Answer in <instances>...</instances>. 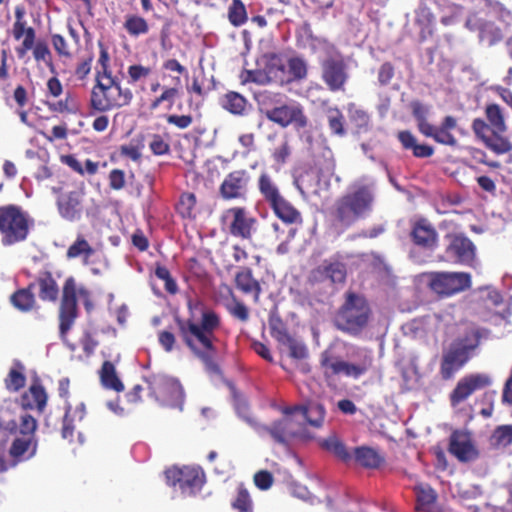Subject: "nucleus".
<instances>
[{
  "mask_svg": "<svg viewBox=\"0 0 512 512\" xmlns=\"http://www.w3.org/2000/svg\"><path fill=\"white\" fill-rule=\"evenodd\" d=\"M478 344L475 334L471 337L454 342L444 353L440 373L443 379H451L454 374L468 361L469 353Z\"/></svg>",
  "mask_w": 512,
  "mask_h": 512,
  "instance_id": "obj_8",
  "label": "nucleus"
},
{
  "mask_svg": "<svg viewBox=\"0 0 512 512\" xmlns=\"http://www.w3.org/2000/svg\"><path fill=\"white\" fill-rule=\"evenodd\" d=\"M410 236L415 245L425 250L434 251L438 247V233L427 219L413 222Z\"/></svg>",
  "mask_w": 512,
  "mask_h": 512,
  "instance_id": "obj_20",
  "label": "nucleus"
},
{
  "mask_svg": "<svg viewBox=\"0 0 512 512\" xmlns=\"http://www.w3.org/2000/svg\"><path fill=\"white\" fill-rule=\"evenodd\" d=\"M33 50V57L37 62H43L45 63L51 72H55L54 65L52 62V53L44 41H37L34 42V45L32 47Z\"/></svg>",
  "mask_w": 512,
  "mask_h": 512,
  "instance_id": "obj_50",
  "label": "nucleus"
},
{
  "mask_svg": "<svg viewBox=\"0 0 512 512\" xmlns=\"http://www.w3.org/2000/svg\"><path fill=\"white\" fill-rule=\"evenodd\" d=\"M291 145L287 136H284L279 144L273 149L272 157L278 165H283L287 162L291 155Z\"/></svg>",
  "mask_w": 512,
  "mask_h": 512,
  "instance_id": "obj_54",
  "label": "nucleus"
},
{
  "mask_svg": "<svg viewBox=\"0 0 512 512\" xmlns=\"http://www.w3.org/2000/svg\"><path fill=\"white\" fill-rule=\"evenodd\" d=\"M346 278L345 265L339 261L325 260L311 271L310 280L322 282L330 280L332 283H343Z\"/></svg>",
  "mask_w": 512,
  "mask_h": 512,
  "instance_id": "obj_22",
  "label": "nucleus"
},
{
  "mask_svg": "<svg viewBox=\"0 0 512 512\" xmlns=\"http://www.w3.org/2000/svg\"><path fill=\"white\" fill-rule=\"evenodd\" d=\"M449 452L461 462L472 461L478 456L469 434L460 431L451 434Z\"/></svg>",
  "mask_w": 512,
  "mask_h": 512,
  "instance_id": "obj_21",
  "label": "nucleus"
},
{
  "mask_svg": "<svg viewBox=\"0 0 512 512\" xmlns=\"http://www.w3.org/2000/svg\"><path fill=\"white\" fill-rule=\"evenodd\" d=\"M13 36L16 40L23 38L21 46L16 48L19 58H23L32 49L36 37L32 27H26V22L15 21L13 24Z\"/></svg>",
  "mask_w": 512,
  "mask_h": 512,
  "instance_id": "obj_26",
  "label": "nucleus"
},
{
  "mask_svg": "<svg viewBox=\"0 0 512 512\" xmlns=\"http://www.w3.org/2000/svg\"><path fill=\"white\" fill-rule=\"evenodd\" d=\"M124 28L132 36L146 34L149 30L147 21L144 18L137 15L126 16Z\"/></svg>",
  "mask_w": 512,
  "mask_h": 512,
  "instance_id": "obj_49",
  "label": "nucleus"
},
{
  "mask_svg": "<svg viewBox=\"0 0 512 512\" xmlns=\"http://www.w3.org/2000/svg\"><path fill=\"white\" fill-rule=\"evenodd\" d=\"M327 120L329 128L336 135H344V116L338 108H329L327 110Z\"/></svg>",
  "mask_w": 512,
  "mask_h": 512,
  "instance_id": "obj_52",
  "label": "nucleus"
},
{
  "mask_svg": "<svg viewBox=\"0 0 512 512\" xmlns=\"http://www.w3.org/2000/svg\"><path fill=\"white\" fill-rule=\"evenodd\" d=\"M195 205V195L192 193H184L179 199L177 210L183 218H192L194 217Z\"/></svg>",
  "mask_w": 512,
  "mask_h": 512,
  "instance_id": "obj_53",
  "label": "nucleus"
},
{
  "mask_svg": "<svg viewBox=\"0 0 512 512\" xmlns=\"http://www.w3.org/2000/svg\"><path fill=\"white\" fill-rule=\"evenodd\" d=\"M77 296L80 299L90 297V292L84 287H77L75 279L69 277L65 280L62 297L59 305V334L60 338L65 341L67 333L74 325L76 318L78 317V306Z\"/></svg>",
  "mask_w": 512,
  "mask_h": 512,
  "instance_id": "obj_5",
  "label": "nucleus"
},
{
  "mask_svg": "<svg viewBox=\"0 0 512 512\" xmlns=\"http://www.w3.org/2000/svg\"><path fill=\"white\" fill-rule=\"evenodd\" d=\"M258 188L268 205L282 197L280 190L272 177L267 173H262L258 179Z\"/></svg>",
  "mask_w": 512,
  "mask_h": 512,
  "instance_id": "obj_34",
  "label": "nucleus"
},
{
  "mask_svg": "<svg viewBox=\"0 0 512 512\" xmlns=\"http://www.w3.org/2000/svg\"><path fill=\"white\" fill-rule=\"evenodd\" d=\"M178 95V89L176 87H165L161 95L155 98L151 104L150 108L152 110L157 109L163 102H167L169 108H171L175 102V99Z\"/></svg>",
  "mask_w": 512,
  "mask_h": 512,
  "instance_id": "obj_56",
  "label": "nucleus"
},
{
  "mask_svg": "<svg viewBox=\"0 0 512 512\" xmlns=\"http://www.w3.org/2000/svg\"><path fill=\"white\" fill-rule=\"evenodd\" d=\"M36 438H24L16 436L9 448V455L13 459V466L17 463L32 458L37 451Z\"/></svg>",
  "mask_w": 512,
  "mask_h": 512,
  "instance_id": "obj_23",
  "label": "nucleus"
},
{
  "mask_svg": "<svg viewBox=\"0 0 512 512\" xmlns=\"http://www.w3.org/2000/svg\"><path fill=\"white\" fill-rule=\"evenodd\" d=\"M321 365L325 369V373L334 375L343 374L345 376L358 378L369 369L371 359L365 357L360 363L354 364L334 357L325 351L321 355Z\"/></svg>",
  "mask_w": 512,
  "mask_h": 512,
  "instance_id": "obj_15",
  "label": "nucleus"
},
{
  "mask_svg": "<svg viewBox=\"0 0 512 512\" xmlns=\"http://www.w3.org/2000/svg\"><path fill=\"white\" fill-rule=\"evenodd\" d=\"M94 249L91 245L84 239L83 236H78L77 239L67 250L68 258H77L82 257V261L84 265H88L89 258L94 254Z\"/></svg>",
  "mask_w": 512,
  "mask_h": 512,
  "instance_id": "obj_36",
  "label": "nucleus"
},
{
  "mask_svg": "<svg viewBox=\"0 0 512 512\" xmlns=\"http://www.w3.org/2000/svg\"><path fill=\"white\" fill-rule=\"evenodd\" d=\"M57 204L59 213L63 218L73 221L80 217L81 200L78 193L71 192L61 196Z\"/></svg>",
  "mask_w": 512,
  "mask_h": 512,
  "instance_id": "obj_27",
  "label": "nucleus"
},
{
  "mask_svg": "<svg viewBox=\"0 0 512 512\" xmlns=\"http://www.w3.org/2000/svg\"><path fill=\"white\" fill-rule=\"evenodd\" d=\"M165 477L169 485L175 486L178 484L184 493L187 490L192 493L193 490L199 489L204 483V473L197 467L170 468L166 470Z\"/></svg>",
  "mask_w": 512,
  "mask_h": 512,
  "instance_id": "obj_16",
  "label": "nucleus"
},
{
  "mask_svg": "<svg viewBox=\"0 0 512 512\" xmlns=\"http://www.w3.org/2000/svg\"><path fill=\"white\" fill-rule=\"evenodd\" d=\"M233 507L240 512H251L252 501L250 495L242 485L238 488V495L236 500L233 502Z\"/></svg>",
  "mask_w": 512,
  "mask_h": 512,
  "instance_id": "obj_57",
  "label": "nucleus"
},
{
  "mask_svg": "<svg viewBox=\"0 0 512 512\" xmlns=\"http://www.w3.org/2000/svg\"><path fill=\"white\" fill-rule=\"evenodd\" d=\"M224 217L229 220L231 235L242 239L251 238L256 219L250 216L245 208H230L225 212Z\"/></svg>",
  "mask_w": 512,
  "mask_h": 512,
  "instance_id": "obj_18",
  "label": "nucleus"
},
{
  "mask_svg": "<svg viewBox=\"0 0 512 512\" xmlns=\"http://www.w3.org/2000/svg\"><path fill=\"white\" fill-rule=\"evenodd\" d=\"M101 384L107 388L116 392H122L124 390V384L119 379L116 368L110 361H105L100 370Z\"/></svg>",
  "mask_w": 512,
  "mask_h": 512,
  "instance_id": "obj_33",
  "label": "nucleus"
},
{
  "mask_svg": "<svg viewBox=\"0 0 512 512\" xmlns=\"http://www.w3.org/2000/svg\"><path fill=\"white\" fill-rule=\"evenodd\" d=\"M491 380L485 374H470L459 380L455 389L450 394L452 406H457L465 401L472 393L490 385Z\"/></svg>",
  "mask_w": 512,
  "mask_h": 512,
  "instance_id": "obj_19",
  "label": "nucleus"
},
{
  "mask_svg": "<svg viewBox=\"0 0 512 512\" xmlns=\"http://www.w3.org/2000/svg\"><path fill=\"white\" fill-rule=\"evenodd\" d=\"M398 139L405 149H410L413 155L418 158H428L433 155L434 149L426 144H418L415 136L409 131H401Z\"/></svg>",
  "mask_w": 512,
  "mask_h": 512,
  "instance_id": "obj_31",
  "label": "nucleus"
},
{
  "mask_svg": "<svg viewBox=\"0 0 512 512\" xmlns=\"http://www.w3.org/2000/svg\"><path fill=\"white\" fill-rule=\"evenodd\" d=\"M290 74L297 79H302L307 74V67L304 60L300 58H291L288 62Z\"/></svg>",
  "mask_w": 512,
  "mask_h": 512,
  "instance_id": "obj_61",
  "label": "nucleus"
},
{
  "mask_svg": "<svg viewBox=\"0 0 512 512\" xmlns=\"http://www.w3.org/2000/svg\"><path fill=\"white\" fill-rule=\"evenodd\" d=\"M320 65L321 77L328 89L332 92L344 90L349 74L342 54L338 50L332 51L323 57Z\"/></svg>",
  "mask_w": 512,
  "mask_h": 512,
  "instance_id": "obj_9",
  "label": "nucleus"
},
{
  "mask_svg": "<svg viewBox=\"0 0 512 512\" xmlns=\"http://www.w3.org/2000/svg\"><path fill=\"white\" fill-rule=\"evenodd\" d=\"M463 9L461 6L456 4H447L441 8V19L440 22L445 25H453L460 20Z\"/></svg>",
  "mask_w": 512,
  "mask_h": 512,
  "instance_id": "obj_51",
  "label": "nucleus"
},
{
  "mask_svg": "<svg viewBox=\"0 0 512 512\" xmlns=\"http://www.w3.org/2000/svg\"><path fill=\"white\" fill-rule=\"evenodd\" d=\"M269 206L275 215L287 224L302 222L301 213L283 196Z\"/></svg>",
  "mask_w": 512,
  "mask_h": 512,
  "instance_id": "obj_28",
  "label": "nucleus"
},
{
  "mask_svg": "<svg viewBox=\"0 0 512 512\" xmlns=\"http://www.w3.org/2000/svg\"><path fill=\"white\" fill-rule=\"evenodd\" d=\"M46 403L47 394L39 383H33L21 397V405L25 409H37L42 412Z\"/></svg>",
  "mask_w": 512,
  "mask_h": 512,
  "instance_id": "obj_25",
  "label": "nucleus"
},
{
  "mask_svg": "<svg viewBox=\"0 0 512 512\" xmlns=\"http://www.w3.org/2000/svg\"><path fill=\"white\" fill-rule=\"evenodd\" d=\"M321 447L342 461L346 462L351 459V455L347 451L345 445L334 435L324 439L321 442Z\"/></svg>",
  "mask_w": 512,
  "mask_h": 512,
  "instance_id": "obj_44",
  "label": "nucleus"
},
{
  "mask_svg": "<svg viewBox=\"0 0 512 512\" xmlns=\"http://www.w3.org/2000/svg\"><path fill=\"white\" fill-rule=\"evenodd\" d=\"M445 249L446 260L452 263L471 265L475 259V246L462 234H449Z\"/></svg>",
  "mask_w": 512,
  "mask_h": 512,
  "instance_id": "obj_13",
  "label": "nucleus"
},
{
  "mask_svg": "<svg viewBox=\"0 0 512 512\" xmlns=\"http://www.w3.org/2000/svg\"><path fill=\"white\" fill-rule=\"evenodd\" d=\"M417 509L425 512H434L433 504L436 500L435 491L428 485H419L415 489Z\"/></svg>",
  "mask_w": 512,
  "mask_h": 512,
  "instance_id": "obj_38",
  "label": "nucleus"
},
{
  "mask_svg": "<svg viewBox=\"0 0 512 512\" xmlns=\"http://www.w3.org/2000/svg\"><path fill=\"white\" fill-rule=\"evenodd\" d=\"M149 147L155 155H164L169 152V144L160 135L152 136Z\"/></svg>",
  "mask_w": 512,
  "mask_h": 512,
  "instance_id": "obj_62",
  "label": "nucleus"
},
{
  "mask_svg": "<svg viewBox=\"0 0 512 512\" xmlns=\"http://www.w3.org/2000/svg\"><path fill=\"white\" fill-rule=\"evenodd\" d=\"M423 135L426 137H431L436 142L443 145L452 147L457 145V139L454 137V135L441 125L439 127L431 125L430 131L423 133Z\"/></svg>",
  "mask_w": 512,
  "mask_h": 512,
  "instance_id": "obj_48",
  "label": "nucleus"
},
{
  "mask_svg": "<svg viewBox=\"0 0 512 512\" xmlns=\"http://www.w3.org/2000/svg\"><path fill=\"white\" fill-rule=\"evenodd\" d=\"M227 310L233 317L243 322H246L249 319L248 308L235 297H233L232 301L227 304Z\"/></svg>",
  "mask_w": 512,
  "mask_h": 512,
  "instance_id": "obj_59",
  "label": "nucleus"
},
{
  "mask_svg": "<svg viewBox=\"0 0 512 512\" xmlns=\"http://www.w3.org/2000/svg\"><path fill=\"white\" fill-rule=\"evenodd\" d=\"M277 339L287 345L291 357L295 359H304L307 357L308 351L302 342L292 339L289 335L282 332H278Z\"/></svg>",
  "mask_w": 512,
  "mask_h": 512,
  "instance_id": "obj_41",
  "label": "nucleus"
},
{
  "mask_svg": "<svg viewBox=\"0 0 512 512\" xmlns=\"http://www.w3.org/2000/svg\"><path fill=\"white\" fill-rule=\"evenodd\" d=\"M151 71L152 70L150 67H145L140 64L130 65L127 70L128 77H129L128 82L130 84H135V83L147 78L151 74Z\"/></svg>",
  "mask_w": 512,
  "mask_h": 512,
  "instance_id": "obj_58",
  "label": "nucleus"
},
{
  "mask_svg": "<svg viewBox=\"0 0 512 512\" xmlns=\"http://www.w3.org/2000/svg\"><path fill=\"white\" fill-rule=\"evenodd\" d=\"M150 395L156 400L169 405H177L183 401V388L178 380L156 375L147 380Z\"/></svg>",
  "mask_w": 512,
  "mask_h": 512,
  "instance_id": "obj_11",
  "label": "nucleus"
},
{
  "mask_svg": "<svg viewBox=\"0 0 512 512\" xmlns=\"http://www.w3.org/2000/svg\"><path fill=\"white\" fill-rule=\"evenodd\" d=\"M25 382L24 366L20 362H15L5 379V386L9 391L17 392L24 387Z\"/></svg>",
  "mask_w": 512,
  "mask_h": 512,
  "instance_id": "obj_39",
  "label": "nucleus"
},
{
  "mask_svg": "<svg viewBox=\"0 0 512 512\" xmlns=\"http://www.w3.org/2000/svg\"><path fill=\"white\" fill-rule=\"evenodd\" d=\"M246 99L236 92H230L225 95L223 107L232 114L242 115L246 108Z\"/></svg>",
  "mask_w": 512,
  "mask_h": 512,
  "instance_id": "obj_47",
  "label": "nucleus"
},
{
  "mask_svg": "<svg viewBox=\"0 0 512 512\" xmlns=\"http://www.w3.org/2000/svg\"><path fill=\"white\" fill-rule=\"evenodd\" d=\"M256 101L260 112L268 118L269 111H273V109H276V107L282 103L283 96L279 93L263 91L256 95Z\"/></svg>",
  "mask_w": 512,
  "mask_h": 512,
  "instance_id": "obj_37",
  "label": "nucleus"
},
{
  "mask_svg": "<svg viewBox=\"0 0 512 512\" xmlns=\"http://www.w3.org/2000/svg\"><path fill=\"white\" fill-rule=\"evenodd\" d=\"M190 317L186 320L177 318L179 334L192 351L204 364L210 374H219L215 362L218 354L216 330L220 326L219 316L200 302H188Z\"/></svg>",
  "mask_w": 512,
  "mask_h": 512,
  "instance_id": "obj_1",
  "label": "nucleus"
},
{
  "mask_svg": "<svg viewBox=\"0 0 512 512\" xmlns=\"http://www.w3.org/2000/svg\"><path fill=\"white\" fill-rule=\"evenodd\" d=\"M412 113L417 121L418 130L423 134L431 129V125L427 118L430 113V107L423 105L420 102H413L411 104Z\"/></svg>",
  "mask_w": 512,
  "mask_h": 512,
  "instance_id": "obj_45",
  "label": "nucleus"
},
{
  "mask_svg": "<svg viewBox=\"0 0 512 512\" xmlns=\"http://www.w3.org/2000/svg\"><path fill=\"white\" fill-rule=\"evenodd\" d=\"M167 122L179 129H186L192 124L193 118L190 115H168Z\"/></svg>",
  "mask_w": 512,
  "mask_h": 512,
  "instance_id": "obj_64",
  "label": "nucleus"
},
{
  "mask_svg": "<svg viewBox=\"0 0 512 512\" xmlns=\"http://www.w3.org/2000/svg\"><path fill=\"white\" fill-rule=\"evenodd\" d=\"M371 309L367 300L354 292H348L335 317L336 326L345 332L358 334L368 324Z\"/></svg>",
  "mask_w": 512,
  "mask_h": 512,
  "instance_id": "obj_4",
  "label": "nucleus"
},
{
  "mask_svg": "<svg viewBox=\"0 0 512 512\" xmlns=\"http://www.w3.org/2000/svg\"><path fill=\"white\" fill-rule=\"evenodd\" d=\"M231 25L240 27L248 21V13L245 4L241 0H232L227 12Z\"/></svg>",
  "mask_w": 512,
  "mask_h": 512,
  "instance_id": "obj_40",
  "label": "nucleus"
},
{
  "mask_svg": "<svg viewBox=\"0 0 512 512\" xmlns=\"http://www.w3.org/2000/svg\"><path fill=\"white\" fill-rule=\"evenodd\" d=\"M235 283L239 290L245 294H253L258 300L261 288L257 280L253 278L252 271L248 268L240 270L235 277Z\"/></svg>",
  "mask_w": 512,
  "mask_h": 512,
  "instance_id": "obj_32",
  "label": "nucleus"
},
{
  "mask_svg": "<svg viewBox=\"0 0 512 512\" xmlns=\"http://www.w3.org/2000/svg\"><path fill=\"white\" fill-rule=\"evenodd\" d=\"M304 33L306 35L305 46H308L312 52H323L324 56H327L331 54L332 51L337 50L334 45L328 43L326 40L314 37L309 27L304 28Z\"/></svg>",
  "mask_w": 512,
  "mask_h": 512,
  "instance_id": "obj_42",
  "label": "nucleus"
},
{
  "mask_svg": "<svg viewBox=\"0 0 512 512\" xmlns=\"http://www.w3.org/2000/svg\"><path fill=\"white\" fill-rule=\"evenodd\" d=\"M486 121L476 118L472 122V130L484 145L497 155L512 151V142L504 136L507 125L502 109L497 104H489L485 108Z\"/></svg>",
  "mask_w": 512,
  "mask_h": 512,
  "instance_id": "obj_3",
  "label": "nucleus"
},
{
  "mask_svg": "<svg viewBox=\"0 0 512 512\" xmlns=\"http://www.w3.org/2000/svg\"><path fill=\"white\" fill-rule=\"evenodd\" d=\"M35 284H30L27 288L20 289L12 294L11 303L15 308L20 311H30L36 304L35 296L32 293V287Z\"/></svg>",
  "mask_w": 512,
  "mask_h": 512,
  "instance_id": "obj_35",
  "label": "nucleus"
},
{
  "mask_svg": "<svg viewBox=\"0 0 512 512\" xmlns=\"http://www.w3.org/2000/svg\"><path fill=\"white\" fill-rule=\"evenodd\" d=\"M430 288L440 295H453L471 286V275L466 272H434L430 274Z\"/></svg>",
  "mask_w": 512,
  "mask_h": 512,
  "instance_id": "obj_10",
  "label": "nucleus"
},
{
  "mask_svg": "<svg viewBox=\"0 0 512 512\" xmlns=\"http://www.w3.org/2000/svg\"><path fill=\"white\" fill-rule=\"evenodd\" d=\"M285 417L279 421L274 422L271 426L263 427L271 437L278 443L286 445L295 437L302 433V425L298 421L299 414L294 410V407H287L283 410Z\"/></svg>",
  "mask_w": 512,
  "mask_h": 512,
  "instance_id": "obj_12",
  "label": "nucleus"
},
{
  "mask_svg": "<svg viewBox=\"0 0 512 512\" xmlns=\"http://www.w3.org/2000/svg\"><path fill=\"white\" fill-rule=\"evenodd\" d=\"M95 85L100 83L110 84L120 82L119 79L112 74L110 66L95 67Z\"/></svg>",
  "mask_w": 512,
  "mask_h": 512,
  "instance_id": "obj_60",
  "label": "nucleus"
},
{
  "mask_svg": "<svg viewBox=\"0 0 512 512\" xmlns=\"http://www.w3.org/2000/svg\"><path fill=\"white\" fill-rule=\"evenodd\" d=\"M51 44L57 53V55L61 58L71 59L72 52L69 44L66 39L60 34H52L51 35Z\"/></svg>",
  "mask_w": 512,
  "mask_h": 512,
  "instance_id": "obj_55",
  "label": "nucleus"
},
{
  "mask_svg": "<svg viewBox=\"0 0 512 512\" xmlns=\"http://www.w3.org/2000/svg\"><path fill=\"white\" fill-rule=\"evenodd\" d=\"M255 485L261 490H267L273 483V477L268 471H259L254 476Z\"/></svg>",
  "mask_w": 512,
  "mask_h": 512,
  "instance_id": "obj_63",
  "label": "nucleus"
},
{
  "mask_svg": "<svg viewBox=\"0 0 512 512\" xmlns=\"http://www.w3.org/2000/svg\"><path fill=\"white\" fill-rule=\"evenodd\" d=\"M31 221L26 213L16 206L0 208V233L4 245L24 241L29 233Z\"/></svg>",
  "mask_w": 512,
  "mask_h": 512,
  "instance_id": "obj_6",
  "label": "nucleus"
},
{
  "mask_svg": "<svg viewBox=\"0 0 512 512\" xmlns=\"http://www.w3.org/2000/svg\"><path fill=\"white\" fill-rule=\"evenodd\" d=\"M491 445L496 448H505L512 444V425L497 427L490 438Z\"/></svg>",
  "mask_w": 512,
  "mask_h": 512,
  "instance_id": "obj_46",
  "label": "nucleus"
},
{
  "mask_svg": "<svg viewBox=\"0 0 512 512\" xmlns=\"http://www.w3.org/2000/svg\"><path fill=\"white\" fill-rule=\"evenodd\" d=\"M375 196V180L369 177L356 180L334 203L336 221L343 227H350L356 221L368 217L373 211Z\"/></svg>",
  "mask_w": 512,
  "mask_h": 512,
  "instance_id": "obj_2",
  "label": "nucleus"
},
{
  "mask_svg": "<svg viewBox=\"0 0 512 512\" xmlns=\"http://www.w3.org/2000/svg\"><path fill=\"white\" fill-rule=\"evenodd\" d=\"M250 179V174L244 169L230 172L220 185V195L225 200L245 199Z\"/></svg>",
  "mask_w": 512,
  "mask_h": 512,
  "instance_id": "obj_17",
  "label": "nucleus"
},
{
  "mask_svg": "<svg viewBox=\"0 0 512 512\" xmlns=\"http://www.w3.org/2000/svg\"><path fill=\"white\" fill-rule=\"evenodd\" d=\"M133 93L129 88H123L120 82L94 85L91 91V107L97 112H107L121 108L131 103Z\"/></svg>",
  "mask_w": 512,
  "mask_h": 512,
  "instance_id": "obj_7",
  "label": "nucleus"
},
{
  "mask_svg": "<svg viewBox=\"0 0 512 512\" xmlns=\"http://www.w3.org/2000/svg\"><path fill=\"white\" fill-rule=\"evenodd\" d=\"M269 112L267 119L281 127H287L292 124L297 129H301L306 127L308 124L303 107L296 102L284 103L282 101L276 109Z\"/></svg>",
  "mask_w": 512,
  "mask_h": 512,
  "instance_id": "obj_14",
  "label": "nucleus"
},
{
  "mask_svg": "<svg viewBox=\"0 0 512 512\" xmlns=\"http://www.w3.org/2000/svg\"><path fill=\"white\" fill-rule=\"evenodd\" d=\"M294 410L312 427L320 428L324 423L326 411L320 403L309 402L305 406H294Z\"/></svg>",
  "mask_w": 512,
  "mask_h": 512,
  "instance_id": "obj_24",
  "label": "nucleus"
},
{
  "mask_svg": "<svg viewBox=\"0 0 512 512\" xmlns=\"http://www.w3.org/2000/svg\"><path fill=\"white\" fill-rule=\"evenodd\" d=\"M36 428L37 421L28 414L21 415L18 421H12L8 424V429L15 437L36 438Z\"/></svg>",
  "mask_w": 512,
  "mask_h": 512,
  "instance_id": "obj_30",
  "label": "nucleus"
},
{
  "mask_svg": "<svg viewBox=\"0 0 512 512\" xmlns=\"http://www.w3.org/2000/svg\"><path fill=\"white\" fill-rule=\"evenodd\" d=\"M355 460L360 465L367 468H376L381 462L378 453L368 447H360L355 450Z\"/></svg>",
  "mask_w": 512,
  "mask_h": 512,
  "instance_id": "obj_43",
  "label": "nucleus"
},
{
  "mask_svg": "<svg viewBox=\"0 0 512 512\" xmlns=\"http://www.w3.org/2000/svg\"><path fill=\"white\" fill-rule=\"evenodd\" d=\"M39 287V297L43 301L55 302L59 295L57 282L50 272H42L36 282Z\"/></svg>",
  "mask_w": 512,
  "mask_h": 512,
  "instance_id": "obj_29",
  "label": "nucleus"
}]
</instances>
